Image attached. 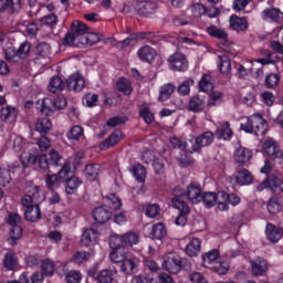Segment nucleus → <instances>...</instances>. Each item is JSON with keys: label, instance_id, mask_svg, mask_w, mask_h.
I'll list each match as a JSON object with an SVG mask.
<instances>
[{"label": "nucleus", "instance_id": "obj_56", "mask_svg": "<svg viewBox=\"0 0 283 283\" xmlns=\"http://www.w3.org/2000/svg\"><path fill=\"white\" fill-rule=\"evenodd\" d=\"M22 235H23V230L21 229V226H15L11 228L10 230L11 245L14 247V244H17V240H21Z\"/></svg>", "mask_w": 283, "mask_h": 283}, {"label": "nucleus", "instance_id": "obj_21", "mask_svg": "<svg viewBox=\"0 0 283 283\" xmlns=\"http://www.w3.org/2000/svg\"><path fill=\"white\" fill-rule=\"evenodd\" d=\"M129 255V252L124 248L119 250H113L109 254V258L114 264H123Z\"/></svg>", "mask_w": 283, "mask_h": 283}, {"label": "nucleus", "instance_id": "obj_22", "mask_svg": "<svg viewBox=\"0 0 283 283\" xmlns=\"http://www.w3.org/2000/svg\"><path fill=\"white\" fill-rule=\"evenodd\" d=\"M83 181L78 177H70L65 180V191L69 196L76 193Z\"/></svg>", "mask_w": 283, "mask_h": 283}, {"label": "nucleus", "instance_id": "obj_19", "mask_svg": "<svg viewBox=\"0 0 283 283\" xmlns=\"http://www.w3.org/2000/svg\"><path fill=\"white\" fill-rule=\"evenodd\" d=\"M123 137V132L120 129H116L106 140L101 144V149H109V147H114V145H118L120 143V138Z\"/></svg>", "mask_w": 283, "mask_h": 283}, {"label": "nucleus", "instance_id": "obj_49", "mask_svg": "<svg viewBox=\"0 0 283 283\" xmlns=\"http://www.w3.org/2000/svg\"><path fill=\"white\" fill-rule=\"evenodd\" d=\"M3 264L4 268L8 271H14V269H17V264H18V259L17 255H14V253H7L3 260Z\"/></svg>", "mask_w": 283, "mask_h": 283}, {"label": "nucleus", "instance_id": "obj_57", "mask_svg": "<svg viewBox=\"0 0 283 283\" xmlns=\"http://www.w3.org/2000/svg\"><path fill=\"white\" fill-rule=\"evenodd\" d=\"M101 41V36L96 33H87L84 35V39L82 40L81 45H96Z\"/></svg>", "mask_w": 283, "mask_h": 283}, {"label": "nucleus", "instance_id": "obj_1", "mask_svg": "<svg viewBox=\"0 0 283 283\" xmlns=\"http://www.w3.org/2000/svg\"><path fill=\"white\" fill-rule=\"evenodd\" d=\"M88 30L90 29L85 25V23L78 20L73 21L71 23L69 32L65 34L63 39V45L78 48L83 43L85 34H87Z\"/></svg>", "mask_w": 283, "mask_h": 283}, {"label": "nucleus", "instance_id": "obj_59", "mask_svg": "<svg viewBox=\"0 0 283 283\" xmlns=\"http://www.w3.org/2000/svg\"><path fill=\"white\" fill-rule=\"evenodd\" d=\"M41 269H42V274L44 275H49L50 277H52V275H54V262L50 261V260H44L41 264Z\"/></svg>", "mask_w": 283, "mask_h": 283}, {"label": "nucleus", "instance_id": "obj_30", "mask_svg": "<svg viewBox=\"0 0 283 283\" xmlns=\"http://www.w3.org/2000/svg\"><path fill=\"white\" fill-rule=\"evenodd\" d=\"M63 90H65V82L59 76L52 77L49 83V92L56 94V92H63Z\"/></svg>", "mask_w": 283, "mask_h": 283}, {"label": "nucleus", "instance_id": "obj_18", "mask_svg": "<svg viewBox=\"0 0 283 283\" xmlns=\"http://www.w3.org/2000/svg\"><path fill=\"white\" fill-rule=\"evenodd\" d=\"M251 150L244 147H240L234 151V160L239 163V165H244V163H249L252 158Z\"/></svg>", "mask_w": 283, "mask_h": 283}, {"label": "nucleus", "instance_id": "obj_17", "mask_svg": "<svg viewBox=\"0 0 283 283\" xmlns=\"http://www.w3.org/2000/svg\"><path fill=\"white\" fill-rule=\"evenodd\" d=\"M98 240V231L95 229H87L83 232L81 242L84 247H92Z\"/></svg>", "mask_w": 283, "mask_h": 283}, {"label": "nucleus", "instance_id": "obj_7", "mask_svg": "<svg viewBox=\"0 0 283 283\" xmlns=\"http://www.w3.org/2000/svg\"><path fill=\"white\" fill-rule=\"evenodd\" d=\"M168 63L170 67L177 72H182L187 70V57L182 53H175L168 57Z\"/></svg>", "mask_w": 283, "mask_h": 283}, {"label": "nucleus", "instance_id": "obj_24", "mask_svg": "<svg viewBox=\"0 0 283 283\" xmlns=\"http://www.w3.org/2000/svg\"><path fill=\"white\" fill-rule=\"evenodd\" d=\"M150 238L153 240H164V238H167V228H165V224L163 223H156L153 226Z\"/></svg>", "mask_w": 283, "mask_h": 283}, {"label": "nucleus", "instance_id": "obj_27", "mask_svg": "<svg viewBox=\"0 0 283 283\" xmlns=\"http://www.w3.org/2000/svg\"><path fill=\"white\" fill-rule=\"evenodd\" d=\"M266 235H268V240H270V242H280V240H282V230L277 229L275 226L269 223L266 226Z\"/></svg>", "mask_w": 283, "mask_h": 283}, {"label": "nucleus", "instance_id": "obj_46", "mask_svg": "<svg viewBox=\"0 0 283 283\" xmlns=\"http://www.w3.org/2000/svg\"><path fill=\"white\" fill-rule=\"evenodd\" d=\"M117 90L118 92H123V94H125L126 96H129V94H132L133 92L132 82H129V80L125 77L119 78L117 82Z\"/></svg>", "mask_w": 283, "mask_h": 283}, {"label": "nucleus", "instance_id": "obj_15", "mask_svg": "<svg viewBox=\"0 0 283 283\" xmlns=\"http://www.w3.org/2000/svg\"><path fill=\"white\" fill-rule=\"evenodd\" d=\"M137 56L140 59V61L151 63V61L156 59V50L149 45L143 46L138 50Z\"/></svg>", "mask_w": 283, "mask_h": 283}, {"label": "nucleus", "instance_id": "obj_33", "mask_svg": "<svg viewBox=\"0 0 283 283\" xmlns=\"http://www.w3.org/2000/svg\"><path fill=\"white\" fill-rule=\"evenodd\" d=\"M275 182H276V176L269 175L265 180H263L261 184L256 186V189L259 191H264V189H271L273 193H275Z\"/></svg>", "mask_w": 283, "mask_h": 283}, {"label": "nucleus", "instance_id": "obj_5", "mask_svg": "<svg viewBox=\"0 0 283 283\" xmlns=\"http://www.w3.org/2000/svg\"><path fill=\"white\" fill-rule=\"evenodd\" d=\"M134 10L139 14V17H151V14L156 13L158 7L156 2L147 1V0H137L134 2Z\"/></svg>", "mask_w": 283, "mask_h": 283}, {"label": "nucleus", "instance_id": "obj_8", "mask_svg": "<svg viewBox=\"0 0 283 283\" xmlns=\"http://www.w3.org/2000/svg\"><path fill=\"white\" fill-rule=\"evenodd\" d=\"M175 209H178L179 216L175 220L177 227H185L187 224V216H189L190 209L186 202L175 201Z\"/></svg>", "mask_w": 283, "mask_h": 283}, {"label": "nucleus", "instance_id": "obj_61", "mask_svg": "<svg viewBox=\"0 0 283 283\" xmlns=\"http://www.w3.org/2000/svg\"><path fill=\"white\" fill-rule=\"evenodd\" d=\"M30 50H32V46L30 43L24 42L20 45V48L17 50L18 52V57L20 59H28V55L30 54Z\"/></svg>", "mask_w": 283, "mask_h": 283}, {"label": "nucleus", "instance_id": "obj_26", "mask_svg": "<svg viewBox=\"0 0 283 283\" xmlns=\"http://www.w3.org/2000/svg\"><path fill=\"white\" fill-rule=\"evenodd\" d=\"M38 109L45 116H50L52 112H55L54 101L52 98H44L42 102L38 103Z\"/></svg>", "mask_w": 283, "mask_h": 283}, {"label": "nucleus", "instance_id": "obj_43", "mask_svg": "<svg viewBox=\"0 0 283 283\" xmlns=\"http://www.w3.org/2000/svg\"><path fill=\"white\" fill-rule=\"evenodd\" d=\"M45 182H46V188L50 189L51 191H54V189H59V187H61L62 181L59 175L52 174V175H46Z\"/></svg>", "mask_w": 283, "mask_h": 283}, {"label": "nucleus", "instance_id": "obj_29", "mask_svg": "<svg viewBox=\"0 0 283 283\" xmlns=\"http://www.w3.org/2000/svg\"><path fill=\"white\" fill-rule=\"evenodd\" d=\"M0 118L4 123H14V120H17V109L10 106L1 108Z\"/></svg>", "mask_w": 283, "mask_h": 283}, {"label": "nucleus", "instance_id": "obj_53", "mask_svg": "<svg viewBox=\"0 0 283 283\" xmlns=\"http://www.w3.org/2000/svg\"><path fill=\"white\" fill-rule=\"evenodd\" d=\"M36 153H31V151H24L21 155V163L23 167H28V165H36Z\"/></svg>", "mask_w": 283, "mask_h": 283}, {"label": "nucleus", "instance_id": "obj_11", "mask_svg": "<svg viewBox=\"0 0 283 283\" xmlns=\"http://www.w3.org/2000/svg\"><path fill=\"white\" fill-rule=\"evenodd\" d=\"M66 85L73 92H82L85 88V77L76 73L69 77Z\"/></svg>", "mask_w": 283, "mask_h": 283}, {"label": "nucleus", "instance_id": "obj_12", "mask_svg": "<svg viewBox=\"0 0 283 283\" xmlns=\"http://www.w3.org/2000/svg\"><path fill=\"white\" fill-rule=\"evenodd\" d=\"M263 149L268 156H273L274 158H283V150H280L277 143L272 138L265 139L263 143Z\"/></svg>", "mask_w": 283, "mask_h": 283}, {"label": "nucleus", "instance_id": "obj_47", "mask_svg": "<svg viewBox=\"0 0 283 283\" xmlns=\"http://www.w3.org/2000/svg\"><path fill=\"white\" fill-rule=\"evenodd\" d=\"M125 244L124 237L119 234H113L109 238V247L113 251L125 249L123 245Z\"/></svg>", "mask_w": 283, "mask_h": 283}, {"label": "nucleus", "instance_id": "obj_60", "mask_svg": "<svg viewBox=\"0 0 283 283\" xmlns=\"http://www.w3.org/2000/svg\"><path fill=\"white\" fill-rule=\"evenodd\" d=\"M12 177L10 176V170L6 169V167L0 166V185L6 187V185H10Z\"/></svg>", "mask_w": 283, "mask_h": 283}, {"label": "nucleus", "instance_id": "obj_32", "mask_svg": "<svg viewBox=\"0 0 283 283\" xmlns=\"http://www.w3.org/2000/svg\"><path fill=\"white\" fill-rule=\"evenodd\" d=\"M174 92H176V86H174L172 84H165L159 90L158 101H160L161 103L165 101H169V98H171V94H174Z\"/></svg>", "mask_w": 283, "mask_h": 283}, {"label": "nucleus", "instance_id": "obj_42", "mask_svg": "<svg viewBox=\"0 0 283 283\" xmlns=\"http://www.w3.org/2000/svg\"><path fill=\"white\" fill-rule=\"evenodd\" d=\"M130 171L138 182H143L147 177V170L140 164L132 166Z\"/></svg>", "mask_w": 283, "mask_h": 283}, {"label": "nucleus", "instance_id": "obj_63", "mask_svg": "<svg viewBox=\"0 0 283 283\" xmlns=\"http://www.w3.org/2000/svg\"><path fill=\"white\" fill-rule=\"evenodd\" d=\"M83 103L86 105V107H95L98 103V96L96 94L88 93L83 98Z\"/></svg>", "mask_w": 283, "mask_h": 283}, {"label": "nucleus", "instance_id": "obj_23", "mask_svg": "<svg viewBox=\"0 0 283 283\" xmlns=\"http://www.w3.org/2000/svg\"><path fill=\"white\" fill-rule=\"evenodd\" d=\"M52 54V48L48 42H41L35 46L36 59H49Z\"/></svg>", "mask_w": 283, "mask_h": 283}, {"label": "nucleus", "instance_id": "obj_50", "mask_svg": "<svg viewBox=\"0 0 283 283\" xmlns=\"http://www.w3.org/2000/svg\"><path fill=\"white\" fill-rule=\"evenodd\" d=\"M96 280L98 283H112L114 282V272L112 270H102L97 276Z\"/></svg>", "mask_w": 283, "mask_h": 283}, {"label": "nucleus", "instance_id": "obj_52", "mask_svg": "<svg viewBox=\"0 0 283 283\" xmlns=\"http://www.w3.org/2000/svg\"><path fill=\"white\" fill-rule=\"evenodd\" d=\"M222 98H224V95L221 92L212 91L209 94L208 107H213L216 105H220V103H222Z\"/></svg>", "mask_w": 283, "mask_h": 283}, {"label": "nucleus", "instance_id": "obj_36", "mask_svg": "<svg viewBox=\"0 0 283 283\" xmlns=\"http://www.w3.org/2000/svg\"><path fill=\"white\" fill-rule=\"evenodd\" d=\"M216 136L219 138V140H229V138L233 136V130H231L229 123H226L219 127L216 132Z\"/></svg>", "mask_w": 283, "mask_h": 283}, {"label": "nucleus", "instance_id": "obj_28", "mask_svg": "<svg viewBox=\"0 0 283 283\" xmlns=\"http://www.w3.org/2000/svg\"><path fill=\"white\" fill-rule=\"evenodd\" d=\"M84 174L91 182L96 180L98 178V175L101 174V165L98 164H91L87 165L84 169Z\"/></svg>", "mask_w": 283, "mask_h": 283}, {"label": "nucleus", "instance_id": "obj_55", "mask_svg": "<svg viewBox=\"0 0 283 283\" xmlns=\"http://www.w3.org/2000/svg\"><path fill=\"white\" fill-rule=\"evenodd\" d=\"M4 57L9 63H19L21 61L17 49L12 46L4 50Z\"/></svg>", "mask_w": 283, "mask_h": 283}, {"label": "nucleus", "instance_id": "obj_64", "mask_svg": "<svg viewBox=\"0 0 283 283\" xmlns=\"http://www.w3.org/2000/svg\"><path fill=\"white\" fill-rule=\"evenodd\" d=\"M81 137H83V127L73 126L69 133L70 140H78Z\"/></svg>", "mask_w": 283, "mask_h": 283}, {"label": "nucleus", "instance_id": "obj_54", "mask_svg": "<svg viewBox=\"0 0 283 283\" xmlns=\"http://www.w3.org/2000/svg\"><path fill=\"white\" fill-rule=\"evenodd\" d=\"M172 207H176V202H185V198H187V191L182 190V188L177 186L172 190Z\"/></svg>", "mask_w": 283, "mask_h": 283}, {"label": "nucleus", "instance_id": "obj_44", "mask_svg": "<svg viewBox=\"0 0 283 283\" xmlns=\"http://www.w3.org/2000/svg\"><path fill=\"white\" fill-rule=\"evenodd\" d=\"M279 84H280V75H277L276 73H270L269 75L265 76L264 86L268 90H275V87H277Z\"/></svg>", "mask_w": 283, "mask_h": 283}, {"label": "nucleus", "instance_id": "obj_58", "mask_svg": "<svg viewBox=\"0 0 283 283\" xmlns=\"http://www.w3.org/2000/svg\"><path fill=\"white\" fill-rule=\"evenodd\" d=\"M201 202H203V205L208 207V209H210L211 207H214L216 192H205L203 195H201Z\"/></svg>", "mask_w": 283, "mask_h": 283}, {"label": "nucleus", "instance_id": "obj_14", "mask_svg": "<svg viewBox=\"0 0 283 283\" xmlns=\"http://www.w3.org/2000/svg\"><path fill=\"white\" fill-rule=\"evenodd\" d=\"M263 19H270L274 23L283 22V12L277 8L265 9L263 12Z\"/></svg>", "mask_w": 283, "mask_h": 283}, {"label": "nucleus", "instance_id": "obj_10", "mask_svg": "<svg viewBox=\"0 0 283 283\" xmlns=\"http://www.w3.org/2000/svg\"><path fill=\"white\" fill-rule=\"evenodd\" d=\"M186 198H188L192 205L202 202V189H200V185L190 184L187 188Z\"/></svg>", "mask_w": 283, "mask_h": 283}, {"label": "nucleus", "instance_id": "obj_37", "mask_svg": "<svg viewBox=\"0 0 283 283\" xmlns=\"http://www.w3.org/2000/svg\"><path fill=\"white\" fill-rule=\"evenodd\" d=\"M52 129V122H50V118L44 117L40 118L35 123V130L40 134H48Z\"/></svg>", "mask_w": 283, "mask_h": 283}, {"label": "nucleus", "instance_id": "obj_25", "mask_svg": "<svg viewBox=\"0 0 283 283\" xmlns=\"http://www.w3.org/2000/svg\"><path fill=\"white\" fill-rule=\"evenodd\" d=\"M230 28L237 30V32H242L249 28V24L247 23V19L232 15L230 18Z\"/></svg>", "mask_w": 283, "mask_h": 283}, {"label": "nucleus", "instance_id": "obj_9", "mask_svg": "<svg viewBox=\"0 0 283 283\" xmlns=\"http://www.w3.org/2000/svg\"><path fill=\"white\" fill-rule=\"evenodd\" d=\"M251 269L252 274L255 275V277H260L262 275H266V272L269 271V263H266V260L263 258H256L251 261Z\"/></svg>", "mask_w": 283, "mask_h": 283}, {"label": "nucleus", "instance_id": "obj_39", "mask_svg": "<svg viewBox=\"0 0 283 283\" xmlns=\"http://www.w3.org/2000/svg\"><path fill=\"white\" fill-rule=\"evenodd\" d=\"M186 253L189 258H196L200 253V240L192 239L186 247Z\"/></svg>", "mask_w": 283, "mask_h": 283}, {"label": "nucleus", "instance_id": "obj_20", "mask_svg": "<svg viewBox=\"0 0 283 283\" xmlns=\"http://www.w3.org/2000/svg\"><path fill=\"white\" fill-rule=\"evenodd\" d=\"M24 219L29 222H39L41 220V208H39V205L24 209Z\"/></svg>", "mask_w": 283, "mask_h": 283}, {"label": "nucleus", "instance_id": "obj_34", "mask_svg": "<svg viewBox=\"0 0 283 283\" xmlns=\"http://www.w3.org/2000/svg\"><path fill=\"white\" fill-rule=\"evenodd\" d=\"M190 112H202L205 109V98L200 97V95L193 96L189 102Z\"/></svg>", "mask_w": 283, "mask_h": 283}, {"label": "nucleus", "instance_id": "obj_6", "mask_svg": "<svg viewBox=\"0 0 283 283\" xmlns=\"http://www.w3.org/2000/svg\"><path fill=\"white\" fill-rule=\"evenodd\" d=\"M181 266L182 262L180 261V258L178 255L168 256L167 260H165L163 263V269H165V271H168V273H171L172 275L180 273Z\"/></svg>", "mask_w": 283, "mask_h": 283}, {"label": "nucleus", "instance_id": "obj_16", "mask_svg": "<svg viewBox=\"0 0 283 283\" xmlns=\"http://www.w3.org/2000/svg\"><path fill=\"white\" fill-rule=\"evenodd\" d=\"M235 182L238 185H251L253 182V175L247 168L237 170V176H234Z\"/></svg>", "mask_w": 283, "mask_h": 283}, {"label": "nucleus", "instance_id": "obj_3", "mask_svg": "<svg viewBox=\"0 0 283 283\" xmlns=\"http://www.w3.org/2000/svg\"><path fill=\"white\" fill-rule=\"evenodd\" d=\"M202 260L205 266L212 269L216 273H219V275H224V273L229 271L227 264L220 260V252L218 250L206 252L202 255Z\"/></svg>", "mask_w": 283, "mask_h": 283}, {"label": "nucleus", "instance_id": "obj_48", "mask_svg": "<svg viewBox=\"0 0 283 283\" xmlns=\"http://www.w3.org/2000/svg\"><path fill=\"white\" fill-rule=\"evenodd\" d=\"M207 32L210 34V36H214V39H221V41H227L229 38V34H227L224 30L219 29L216 25L209 27Z\"/></svg>", "mask_w": 283, "mask_h": 283}, {"label": "nucleus", "instance_id": "obj_4", "mask_svg": "<svg viewBox=\"0 0 283 283\" xmlns=\"http://www.w3.org/2000/svg\"><path fill=\"white\" fill-rule=\"evenodd\" d=\"M216 135L212 132H205L203 134L199 135L197 138H189L185 142V149L186 151H200L201 147H209Z\"/></svg>", "mask_w": 283, "mask_h": 283}, {"label": "nucleus", "instance_id": "obj_31", "mask_svg": "<svg viewBox=\"0 0 283 283\" xmlns=\"http://www.w3.org/2000/svg\"><path fill=\"white\" fill-rule=\"evenodd\" d=\"M229 195L224 191H219L216 193V202L218 205L219 211H228L229 210Z\"/></svg>", "mask_w": 283, "mask_h": 283}, {"label": "nucleus", "instance_id": "obj_2", "mask_svg": "<svg viewBox=\"0 0 283 283\" xmlns=\"http://www.w3.org/2000/svg\"><path fill=\"white\" fill-rule=\"evenodd\" d=\"M241 129L247 134H255V136H264L268 132L266 120L262 115L242 118Z\"/></svg>", "mask_w": 283, "mask_h": 283}, {"label": "nucleus", "instance_id": "obj_40", "mask_svg": "<svg viewBox=\"0 0 283 283\" xmlns=\"http://www.w3.org/2000/svg\"><path fill=\"white\" fill-rule=\"evenodd\" d=\"M268 211L275 216V213H280L282 211V203L276 195L272 196L271 199L268 201Z\"/></svg>", "mask_w": 283, "mask_h": 283}, {"label": "nucleus", "instance_id": "obj_62", "mask_svg": "<svg viewBox=\"0 0 283 283\" xmlns=\"http://www.w3.org/2000/svg\"><path fill=\"white\" fill-rule=\"evenodd\" d=\"M191 85H193V78H188L184 81L177 88L179 94H182V96H187L189 94Z\"/></svg>", "mask_w": 283, "mask_h": 283}, {"label": "nucleus", "instance_id": "obj_35", "mask_svg": "<svg viewBox=\"0 0 283 283\" xmlns=\"http://www.w3.org/2000/svg\"><path fill=\"white\" fill-rule=\"evenodd\" d=\"M39 198H40V195L35 190V192H33L32 196L27 195L23 197L22 206L24 207V209L36 207V205H39Z\"/></svg>", "mask_w": 283, "mask_h": 283}, {"label": "nucleus", "instance_id": "obj_41", "mask_svg": "<svg viewBox=\"0 0 283 283\" xmlns=\"http://www.w3.org/2000/svg\"><path fill=\"white\" fill-rule=\"evenodd\" d=\"M134 269H136V261L132 254H128V258L122 263L120 270L123 273H126V275H132Z\"/></svg>", "mask_w": 283, "mask_h": 283}, {"label": "nucleus", "instance_id": "obj_38", "mask_svg": "<svg viewBox=\"0 0 283 283\" xmlns=\"http://www.w3.org/2000/svg\"><path fill=\"white\" fill-rule=\"evenodd\" d=\"M219 70L221 74H231V60L227 55H219Z\"/></svg>", "mask_w": 283, "mask_h": 283}, {"label": "nucleus", "instance_id": "obj_13", "mask_svg": "<svg viewBox=\"0 0 283 283\" xmlns=\"http://www.w3.org/2000/svg\"><path fill=\"white\" fill-rule=\"evenodd\" d=\"M93 218L98 224H105L112 219V211L105 207H98L93 210Z\"/></svg>", "mask_w": 283, "mask_h": 283}, {"label": "nucleus", "instance_id": "obj_45", "mask_svg": "<svg viewBox=\"0 0 283 283\" xmlns=\"http://www.w3.org/2000/svg\"><path fill=\"white\" fill-rule=\"evenodd\" d=\"M199 90L201 92H209L213 90V81L211 80V75L203 74L199 82Z\"/></svg>", "mask_w": 283, "mask_h": 283}, {"label": "nucleus", "instance_id": "obj_51", "mask_svg": "<svg viewBox=\"0 0 283 283\" xmlns=\"http://www.w3.org/2000/svg\"><path fill=\"white\" fill-rule=\"evenodd\" d=\"M124 244L127 247H134V244H138L140 242V235L136 232H127L123 234Z\"/></svg>", "mask_w": 283, "mask_h": 283}]
</instances>
